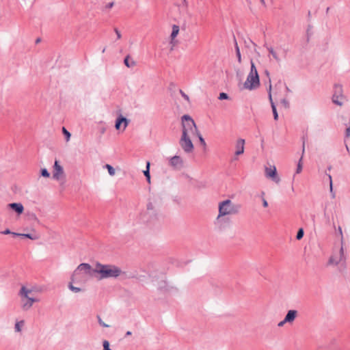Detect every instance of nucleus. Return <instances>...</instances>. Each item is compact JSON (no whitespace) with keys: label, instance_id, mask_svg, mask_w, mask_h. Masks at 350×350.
<instances>
[{"label":"nucleus","instance_id":"dca6fc26","mask_svg":"<svg viewBox=\"0 0 350 350\" xmlns=\"http://www.w3.org/2000/svg\"><path fill=\"white\" fill-rule=\"evenodd\" d=\"M236 151L234 154L236 156H239L242 154L244 152L245 149V139H239L235 144Z\"/></svg>","mask_w":350,"mask_h":350},{"label":"nucleus","instance_id":"e433bc0d","mask_svg":"<svg viewBox=\"0 0 350 350\" xmlns=\"http://www.w3.org/2000/svg\"><path fill=\"white\" fill-rule=\"evenodd\" d=\"M281 104L285 107L288 108L289 107V102L286 98H282L280 100Z\"/></svg>","mask_w":350,"mask_h":350},{"label":"nucleus","instance_id":"4d7b16f0","mask_svg":"<svg viewBox=\"0 0 350 350\" xmlns=\"http://www.w3.org/2000/svg\"><path fill=\"white\" fill-rule=\"evenodd\" d=\"M105 51V49H103L102 52L104 53Z\"/></svg>","mask_w":350,"mask_h":350},{"label":"nucleus","instance_id":"3c124183","mask_svg":"<svg viewBox=\"0 0 350 350\" xmlns=\"http://www.w3.org/2000/svg\"><path fill=\"white\" fill-rule=\"evenodd\" d=\"M346 149H347V152H349V148L347 145H346Z\"/></svg>","mask_w":350,"mask_h":350},{"label":"nucleus","instance_id":"bb28decb","mask_svg":"<svg viewBox=\"0 0 350 350\" xmlns=\"http://www.w3.org/2000/svg\"><path fill=\"white\" fill-rule=\"evenodd\" d=\"M103 168L107 170L109 176H115L116 170L112 165H111L109 164H105V165H103Z\"/></svg>","mask_w":350,"mask_h":350},{"label":"nucleus","instance_id":"39448f33","mask_svg":"<svg viewBox=\"0 0 350 350\" xmlns=\"http://www.w3.org/2000/svg\"><path fill=\"white\" fill-rule=\"evenodd\" d=\"M157 211L151 202H148L146 210L139 215V219L145 224H153L157 220Z\"/></svg>","mask_w":350,"mask_h":350},{"label":"nucleus","instance_id":"603ef678","mask_svg":"<svg viewBox=\"0 0 350 350\" xmlns=\"http://www.w3.org/2000/svg\"><path fill=\"white\" fill-rule=\"evenodd\" d=\"M329 8H327V9H326V13L329 12Z\"/></svg>","mask_w":350,"mask_h":350},{"label":"nucleus","instance_id":"7c9ffc66","mask_svg":"<svg viewBox=\"0 0 350 350\" xmlns=\"http://www.w3.org/2000/svg\"><path fill=\"white\" fill-rule=\"evenodd\" d=\"M62 132L66 137V142H68L71 136L70 133L68 131H67L64 127L62 128Z\"/></svg>","mask_w":350,"mask_h":350},{"label":"nucleus","instance_id":"a18cd8bd","mask_svg":"<svg viewBox=\"0 0 350 350\" xmlns=\"http://www.w3.org/2000/svg\"><path fill=\"white\" fill-rule=\"evenodd\" d=\"M288 323V322H285V319H284L282 321L279 322L278 324V327H283L284 324Z\"/></svg>","mask_w":350,"mask_h":350},{"label":"nucleus","instance_id":"2eb2a0df","mask_svg":"<svg viewBox=\"0 0 350 350\" xmlns=\"http://www.w3.org/2000/svg\"><path fill=\"white\" fill-rule=\"evenodd\" d=\"M153 282H155L154 284L157 286L159 289L165 291H170L167 284L165 281V276L164 275H162L161 276V280L159 281L153 280Z\"/></svg>","mask_w":350,"mask_h":350},{"label":"nucleus","instance_id":"c9c22d12","mask_svg":"<svg viewBox=\"0 0 350 350\" xmlns=\"http://www.w3.org/2000/svg\"><path fill=\"white\" fill-rule=\"evenodd\" d=\"M103 350H111L109 347V342L107 340L103 342Z\"/></svg>","mask_w":350,"mask_h":350},{"label":"nucleus","instance_id":"5701e85b","mask_svg":"<svg viewBox=\"0 0 350 350\" xmlns=\"http://www.w3.org/2000/svg\"><path fill=\"white\" fill-rule=\"evenodd\" d=\"M267 51H269V54L272 55L273 59L277 62H280L281 61L280 57H279L278 53L271 46L267 47Z\"/></svg>","mask_w":350,"mask_h":350},{"label":"nucleus","instance_id":"cd10ccee","mask_svg":"<svg viewBox=\"0 0 350 350\" xmlns=\"http://www.w3.org/2000/svg\"><path fill=\"white\" fill-rule=\"evenodd\" d=\"M129 56H126L124 60V63L125 64L126 66H127L128 68H132L133 66H135V62L133 61V60H130L129 59Z\"/></svg>","mask_w":350,"mask_h":350},{"label":"nucleus","instance_id":"aec40b11","mask_svg":"<svg viewBox=\"0 0 350 350\" xmlns=\"http://www.w3.org/2000/svg\"><path fill=\"white\" fill-rule=\"evenodd\" d=\"M304 152H305V142L304 141L303 144H302L301 157L299 160V162H298L297 166V169H296L297 174H299L302 171V168H303L302 159H303Z\"/></svg>","mask_w":350,"mask_h":350},{"label":"nucleus","instance_id":"f3484780","mask_svg":"<svg viewBox=\"0 0 350 350\" xmlns=\"http://www.w3.org/2000/svg\"><path fill=\"white\" fill-rule=\"evenodd\" d=\"M39 301V299L33 297H27V299H22V308L24 310H28L30 309L34 302Z\"/></svg>","mask_w":350,"mask_h":350},{"label":"nucleus","instance_id":"864d4df0","mask_svg":"<svg viewBox=\"0 0 350 350\" xmlns=\"http://www.w3.org/2000/svg\"><path fill=\"white\" fill-rule=\"evenodd\" d=\"M40 41V38H38V39L36 40V43H38Z\"/></svg>","mask_w":350,"mask_h":350},{"label":"nucleus","instance_id":"8fccbe9b","mask_svg":"<svg viewBox=\"0 0 350 350\" xmlns=\"http://www.w3.org/2000/svg\"><path fill=\"white\" fill-rule=\"evenodd\" d=\"M262 5H265V0H260Z\"/></svg>","mask_w":350,"mask_h":350},{"label":"nucleus","instance_id":"37998d69","mask_svg":"<svg viewBox=\"0 0 350 350\" xmlns=\"http://www.w3.org/2000/svg\"><path fill=\"white\" fill-rule=\"evenodd\" d=\"M114 31H115V33H116V35H117V38H118V39L121 38V33H120V32L118 31V29L117 28H115V29H114Z\"/></svg>","mask_w":350,"mask_h":350},{"label":"nucleus","instance_id":"f704fd0d","mask_svg":"<svg viewBox=\"0 0 350 350\" xmlns=\"http://www.w3.org/2000/svg\"><path fill=\"white\" fill-rule=\"evenodd\" d=\"M304 233L303 229L300 228L297 233V236H296L297 239L300 240L301 239H302L304 237Z\"/></svg>","mask_w":350,"mask_h":350},{"label":"nucleus","instance_id":"f257e3e1","mask_svg":"<svg viewBox=\"0 0 350 350\" xmlns=\"http://www.w3.org/2000/svg\"><path fill=\"white\" fill-rule=\"evenodd\" d=\"M94 273L99 275L100 280L107 278H117L122 273V269L112 264H102L96 262L94 268Z\"/></svg>","mask_w":350,"mask_h":350},{"label":"nucleus","instance_id":"6e6552de","mask_svg":"<svg viewBox=\"0 0 350 350\" xmlns=\"http://www.w3.org/2000/svg\"><path fill=\"white\" fill-rule=\"evenodd\" d=\"M346 260L343 245H341L339 252L338 253L334 252L328 260V265H338L341 262H345Z\"/></svg>","mask_w":350,"mask_h":350},{"label":"nucleus","instance_id":"6ab92c4d","mask_svg":"<svg viewBox=\"0 0 350 350\" xmlns=\"http://www.w3.org/2000/svg\"><path fill=\"white\" fill-rule=\"evenodd\" d=\"M8 206L18 214H21L24 210L23 206L21 203H11Z\"/></svg>","mask_w":350,"mask_h":350},{"label":"nucleus","instance_id":"0eeeda50","mask_svg":"<svg viewBox=\"0 0 350 350\" xmlns=\"http://www.w3.org/2000/svg\"><path fill=\"white\" fill-rule=\"evenodd\" d=\"M345 100L343 95L342 87L341 85L335 84L334 87V94L332 96V102L338 105L342 106Z\"/></svg>","mask_w":350,"mask_h":350},{"label":"nucleus","instance_id":"393cba45","mask_svg":"<svg viewBox=\"0 0 350 350\" xmlns=\"http://www.w3.org/2000/svg\"><path fill=\"white\" fill-rule=\"evenodd\" d=\"M24 325H25V321L23 320L16 321L14 325L15 332H21Z\"/></svg>","mask_w":350,"mask_h":350},{"label":"nucleus","instance_id":"ddd939ff","mask_svg":"<svg viewBox=\"0 0 350 350\" xmlns=\"http://www.w3.org/2000/svg\"><path fill=\"white\" fill-rule=\"evenodd\" d=\"M54 172L53 174V178L57 180H59L62 176H64L63 167L59 164L57 161H55L54 163Z\"/></svg>","mask_w":350,"mask_h":350},{"label":"nucleus","instance_id":"9b49d317","mask_svg":"<svg viewBox=\"0 0 350 350\" xmlns=\"http://www.w3.org/2000/svg\"><path fill=\"white\" fill-rule=\"evenodd\" d=\"M168 164L173 169L179 170L184 166L183 159L178 155H175L169 159Z\"/></svg>","mask_w":350,"mask_h":350},{"label":"nucleus","instance_id":"6e6d98bb","mask_svg":"<svg viewBox=\"0 0 350 350\" xmlns=\"http://www.w3.org/2000/svg\"><path fill=\"white\" fill-rule=\"evenodd\" d=\"M101 131H102L103 133V132H105V129H101Z\"/></svg>","mask_w":350,"mask_h":350},{"label":"nucleus","instance_id":"ea45409f","mask_svg":"<svg viewBox=\"0 0 350 350\" xmlns=\"http://www.w3.org/2000/svg\"><path fill=\"white\" fill-rule=\"evenodd\" d=\"M1 233L3 234H12L13 236V233H14V232H11L10 230H9V229H6V230L1 232Z\"/></svg>","mask_w":350,"mask_h":350},{"label":"nucleus","instance_id":"de8ad7c7","mask_svg":"<svg viewBox=\"0 0 350 350\" xmlns=\"http://www.w3.org/2000/svg\"><path fill=\"white\" fill-rule=\"evenodd\" d=\"M262 205L264 207H267L268 206V202L265 199V198H262Z\"/></svg>","mask_w":350,"mask_h":350},{"label":"nucleus","instance_id":"423d86ee","mask_svg":"<svg viewBox=\"0 0 350 350\" xmlns=\"http://www.w3.org/2000/svg\"><path fill=\"white\" fill-rule=\"evenodd\" d=\"M181 120L183 128L182 135L194 136L199 132L194 120L190 116H183Z\"/></svg>","mask_w":350,"mask_h":350},{"label":"nucleus","instance_id":"7ed1b4c3","mask_svg":"<svg viewBox=\"0 0 350 350\" xmlns=\"http://www.w3.org/2000/svg\"><path fill=\"white\" fill-rule=\"evenodd\" d=\"M94 269L88 263H81L76 268L71 276V280L73 282H81L87 280L88 278L92 276Z\"/></svg>","mask_w":350,"mask_h":350},{"label":"nucleus","instance_id":"f8f14e48","mask_svg":"<svg viewBox=\"0 0 350 350\" xmlns=\"http://www.w3.org/2000/svg\"><path fill=\"white\" fill-rule=\"evenodd\" d=\"M129 123V120L123 117L122 115H120L118 118L116 119L115 127L117 130H122L124 131L126 128L128 126Z\"/></svg>","mask_w":350,"mask_h":350},{"label":"nucleus","instance_id":"b1692460","mask_svg":"<svg viewBox=\"0 0 350 350\" xmlns=\"http://www.w3.org/2000/svg\"><path fill=\"white\" fill-rule=\"evenodd\" d=\"M179 30H180V28H179L178 25H172V33H171V35H170V38H171L172 41L173 40H174L175 38L177 36V35L179 33Z\"/></svg>","mask_w":350,"mask_h":350},{"label":"nucleus","instance_id":"c85d7f7f","mask_svg":"<svg viewBox=\"0 0 350 350\" xmlns=\"http://www.w3.org/2000/svg\"><path fill=\"white\" fill-rule=\"evenodd\" d=\"M235 50H236V55H237V57L238 62L239 63H241V55L239 47L237 42H235Z\"/></svg>","mask_w":350,"mask_h":350},{"label":"nucleus","instance_id":"c756f323","mask_svg":"<svg viewBox=\"0 0 350 350\" xmlns=\"http://www.w3.org/2000/svg\"><path fill=\"white\" fill-rule=\"evenodd\" d=\"M68 288L74 293H79L81 291V288L74 286L72 283L68 284Z\"/></svg>","mask_w":350,"mask_h":350},{"label":"nucleus","instance_id":"a878e982","mask_svg":"<svg viewBox=\"0 0 350 350\" xmlns=\"http://www.w3.org/2000/svg\"><path fill=\"white\" fill-rule=\"evenodd\" d=\"M150 162L146 163V169L143 172L144 176L146 178V180L148 183H150Z\"/></svg>","mask_w":350,"mask_h":350},{"label":"nucleus","instance_id":"49530a36","mask_svg":"<svg viewBox=\"0 0 350 350\" xmlns=\"http://www.w3.org/2000/svg\"><path fill=\"white\" fill-rule=\"evenodd\" d=\"M114 5L113 2H110L105 5L106 9H111Z\"/></svg>","mask_w":350,"mask_h":350},{"label":"nucleus","instance_id":"9d476101","mask_svg":"<svg viewBox=\"0 0 350 350\" xmlns=\"http://www.w3.org/2000/svg\"><path fill=\"white\" fill-rule=\"evenodd\" d=\"M265 174L267 178H271L276 183H278L280 181V178L277 174V170L275 165L265 166Z\"/></svg>","mask_w":350,"mask_h":350},{"label":"nucleus","instance_id":"473e14b6","mask_svg":"<svg viewBox=\"0 0 350 350\" xmlns=\"http://www.w3.org/2000/svg\"><path fill=\"white\" fill-rule=\"evenodd\" d=\"M196 135H197L199 138V140H200V144L204 146V147H206V144L204 139V138L202 137V135L200 134V132H198Z\"/></svg>","mask_w":350,"mask_h":350},{"label":"nucleus","instance_id":"412c9836","mask_svg":"<svg viewBox=\"0 0 350 350\" xmlns=\"http://www.w3.org/2000/svg\"><path fill=\"white\" fill-rule=\"evenodd\" d=\"M31 293V290L30 289H28L25 286H23L21 288V291H20V295L22 297V299H27V297H30L29 296V294Z\"/></svg>","mask_w":350,"mask_h":350},{"label":"nucleus","instance_id":"09e8293b","mask_svg":"<svg viewBox=\"0 0 350 350\" xmlns=\"http://www.w3.org/2000/svg\"><path fill=\"white\" fill-rule=\"evenodd\" d=\"M131 334H132L131 332L128 331V332H126L125 336H131Z\"/></svg>","mask_w":350,"mask_h":350},{"label":"nucleus","instance_id":"a211bd4d","mask_svg":"<svg viewBox=\"0 0 350 350\" xmlns=\"http://www.w3.org/2000/svg\"><path fill=\"white\" fill-rule=\"evenodd\" d=\"M298 314V312L295 310H290L287 312L284 319L285 322H288V323H293L295 320Z\"/></svg>","mask_w":350,"mask_h":350},{"label":"nucleus","instance_id":"4be33fe9","mask_svg":"<svg viewBox=\"0 0 350 350\" xmlns=\"http://www.w3.org/2000/svg\"><path fill=\"white\" fill-rule=\"evenodd\" d=\"M14 237H21L30 239L31 240H37L38 237L36 234H23V233H13Z\"/></svg>","mask_w":350,"mask_h":350},{"label":"nucleus","instance_id":"79ce46f5","mask_svg":"<svg viewBox=\"0 0 350 350\" xmlns=\"http://www.w3.org/2000/svg\"><path fill=\"white\" fill-rule=\"evenodd\" d=\"M345 137H347V138L350 137V124H349V126L347 127L345 130Z\"/></svg>","mask_w":350,"mask_h":350},{"label":"nucleus","instance_id":"f03ea898","mask_svg":"<svg viewBox=\"0 0 350 350\" xmlns=\"http://www.w3.org/2000/svg\"><path fill=\"white\" fill-rule=\"evenodd\" d=\"M240 208V205L234 204L230 200L220 202L218 205L219 214L215 219V225L221 229L222 227V217L228 215L237 214Z\"/></svg>","mask_w":350,"mask_h":350},{"label":"nucleus","instance_id":"58836bf2","mask_svg":"<svg viewBox=\"0 0 350 350\" xmlns=\"http://www.w3.org/2000/svg\"><path fill=\"white\" fill-rule=\"evenodd\" d=\"M338 231L339 232V234L340 236V240H341V245H343V234L342 230L340 226H338Z\"/></svg>","mask_w":350,"mask_h":350},{"label":"nucleus","instance_id":"72a5a7b5","mask_svg":"<svg viewBox=\"0 0 350 350\" xmlns=\"http://www.w3.org/2000/svg\"><path fill=\"white\" fill-rule=\"evenodd\" d=\"M41 176L49 178L50 176V174L46 168H43L41 170Z\"/></svg>","mask_w":350,"mask_h":350},{"label":"nucleus","instance_id":"20e7f679","mask_svg":"<svg viewBox=\"0 0 350 350\" xmlns=\"http://www.w3.org/2000/svg\"><path fill=\"white\" fill-rule=\"evenodd\" d=\"M260 85L259 76L256 66L252 60H251L250 71L244 82V88L253 90L258 88Z\"/></svg>","mask_w":350,"mask_h":350},{"label":"nucleus","instance_id":"2f4dec72","mask_svg":"<svg viewBox=\"0 0 350 350\" xmlns=\"http://www.w3.org/2000/svg\"><path fill=\"white\" fill-rule=\"evenodd\" d=\"M97 320H98V324H99L100 326H102V327H109V325H108V324L105 323L102 320V319L100 318V316H98V315L97 316Z\"/></svg>","mask_w":350,"mask_h":350},{"label":"nucleus","instance_id":"4c0bfd02","mask_svg":"<svg viewBox=\"0 0 350 350\" xmlns=\"http://www.w3.org/2000/svg\"><path fill=\"white\" fill-rule=\"evenodd\" d=\"M228 96L226 93L221 92L219 94V100H224V99H228Z\"/></svg>","mask_w":350,"mask_h":350},{"label":"nucleus","instance_id":"c03bdc74","mask_svg":"<svg viewBox=\"0 0 350 350\" xmlns=\"http://www.w3.org/2000/svg\"><path fill=\"white\" fill-rule=\"evenodd\" d=\"M180 93L185 99L189 100V96L184 92L180 90Z\"/></svg>","mask_w":350,"mask_h":350},{"label":"nucleus","instance_id":"5fc2aeb1","mask_svg":"<svg viewBox=\"0 0 350 350\" xmlns=\"http://www.w3.org/2000/svg\"><path fill=\"white\" fill-rule=\"evenodd\" d=\"M101 131H102L103 133V132H105V129H101Z\"/></svg>","mask_w":350,"mask_h":350},{"label":"nucleus","instance_id":"a19ab883","mask_svg":"<svg viewBox=\"0 0 350 350\" xmlns=\"http://www.w3.org/2000/svg\"><path fill=\"white\" fill-rule=\"evenodd\" d=\"M327 176L329 178V188H330V191L332 192L333 191V187H332V176L330 174H327Z\"/></svg>","mask_w":350,"mask_h":350},{"label":"nucleus","instance_id":"4468645a","mask_svg":"<svg viewBox=\"0 0 350 350\" xmlns=\"http://www.w3.org/2000/svg\"><path fill=\"white\" fill-rule=\"evenodd\" d=\"M271 89H272V86H271V84L270 83L269 85V88H268V97H269V100L271 107L272 109L273 118L275 120H277L278 119V113L277 112L275 105L273 100L272 94H271Z\"/></svg>","mask_w":350,"mask_h":350},{"label":"nucleus","instance_id":"1a4fd4ad","mask_svg":"<svg viewBox=\"0 0 350 350\" xmlns=\"http://www.w3.org/2000/svg\"><path fill=\"white\" fill-rule=\"evenodd\" d=\"M191 135H182L180 139V146L186 153H191L193 150L194 146L191 139Z\"/></svg>","mask_w":350,"mask_h":350}]
</instances>
